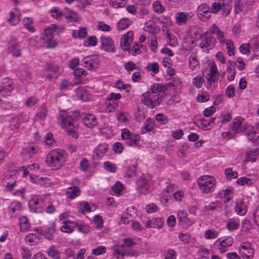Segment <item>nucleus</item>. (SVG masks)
Here are the masks:
<instances>
[{
  "mask_svg": "<svg viewBox=\"0 0 259 259\" xmlns=\"http://www.w3.org/2000/svg\"><path fill=\"white\" fill-rule=\"evenodd\" d=\"M80 190L76 186H72L67 188L66 196L67 198L73 199L80 195Z\"/></svg>",
  "mask_w": 259,
  "mask_h": 259,
  "instance_id": "nucleus-21",
  "label": "nucleus"
},
{
  "mask_svg": "<svg viewBox=\"0 0 259 259\" xmlns=\"http://www.w3.org/2000/svg\"><path fill=\"white\" fill-rule=\"evenodd\" d=\"M127 0H111L110 5L115 8L123 7L126 4Z\"/></svg>",
  "mask_w": 259,
  "mask_h": 259,
  "instance_id": "nucleus-44",
  "label": "nucleus"
},
{
  "mask_svg": "<svg viewBox=\"0 0 259 259\" xmlns=\"http://www.w3.org/2000/svg\"><path fill=\"white\" fill-rule=\"evenodd\" d=\"M234 209L239 215H244L247 212L246 206L241 199H237L235 202Z\"/></svg>",
  "mask_w": 259,
  "mask_h": 259,
  "instance_id": "nucleus-20",
  "label": "nucleus"
},
{
  "mask_svg": "<svg viewBox=\"0 0 259 259\" xmlns=\"http://www.w3.org/2000/svg\"><path fill=\"white\" fill-rule=\"evenodd\" d=\"M32 19L29 17L25 18L23 20V23L25 28L31 32H33L35 31L34 28L32 26Z\"/></svg>",
  "mask_w": 259,
  "mask_h": 259,
  "instance_id": "nucleus-43",
  "label": "nucleus"
},
{
  "mask_svg": "<svg viewBox=\"0 0 259 259\" xmlns=\"http://www.w3.org/2000/svg\"><path fill=\"white\" fill-rule=\"evenodd\" d=\"M176 19L179 24L186 23L188 19V14L185 12H178L176 14Z\"/></svg>",
  "mask_w": 259,
  "mask_h": 259,
  "instance_id": "nucleus-29",
  "label": "nucleus"
},
{
  "mask_svg": "<svg viewBox=\"0 0 259 259\" xmlns=\"http://www.w3.org/2000/svg\"><path fill=\"white\" fill-rule=\"evenodd\" d=\"M229 65L228 66V79L230 81L233 80L235 78V71L233 65V63H231V61H229Z\"/></svg>",
  "mask_w": 259,
  "mask_h": 259,
  "instance_id": "nucleus-39",
  "label": "nucleus"
},
{
  "mask_svg": "<svg viewBox=\"0 0 259 259\" xmlns=\"http://www.w3.org/2000/svg\"><path fill=\"white\" fill-rule=\"evenodd\" d=\"M152 6L154 11L156 14H162L164 12L165 10L164 7L159 1L154 2Z\"/></svg>",
  "mask_w": 259,
  "mask_h": 259,
  "instance_id": "nucleus-35",
  "label": "nucleus"
},
{
  "mask_svg": "<svg viewBox=\"0 0 259 259\" xmlns=\"http://www.w3.org/2000/svg\"><path fill=\"white\" fill-rule=\"evenodd\" d=\"M215 119V118L214 117H211L209 120L201 119L200 120L201 125L203 127H206L207 126H213Z\"/></svg>",
  "mask_w": 259,
  "mask_h": 259,
  "instance_id": "nucleus-52",
  "label": "nucleus"
},
{
  "mask_svg": "<svg viewBox=\"0 0 259 259\" xmlns=\"http://www.w3.org/2000/svg\"><path fill=\"white\" fill-rule=\"evenodd\" d=\"M58 122L61 124L63 128L73 129L74 123L73 119L69 115H67L65 111L61 112L57 117Z\"/></svg>",
  "mask_w": 259,
  "mask_h": 259,
  "instance_id": "nucleus-8",
  "label": "nucleus"
},
{
  "mask_svg": "<svg viewBox=\"0 0 259 259\" xmlns=\"http://www.w3.org/2000/svg\"><path fill=\"white\" fill-rule=\"evenodd\" d=\"M137 168V164H133L132 166L129 167L127 170V171L125 174L124 177L130 178L133 176L136 175Z\"/></svg>",
  "mask_w": 259,
  "mask_h": 259,
  "instance_id": "nucleus-50",
  "label": "nucleus"
},
{
  "mask_svg": "<svg viewBox=\"0 0 259 259\" xmlns=\"http://www.w3.org/2000/svg\"><path fill=\"white\" fill-rule=\"evenodd\" d=\"M239 252L242 255H244L247 259H251L253 256L254 250L250 243L245 242L241 244Z\"/></svg>",
  "mask_w": 259,
  "mask_h": 259,
  "instance_id": "nucleus-14",
  "label": "nucleus"
},
{
  "mask_svg": "<svg viewBox=\"0 0 259 259\" xmlns=\"http://www.w3.org/2000/svg\"><path fill=\"white\" fill-rule=\"evenodd\" d=\"M231 63H233V65L234 66L236 65L237 68L240 70L244 69L245 67V63L241 58H238L236 62L231 61Z\"/></svg>",
  "mask_w": 259,
  "mask_h": 259,
  "instance_id": "nucleus-62",
  "label": "nucleus"
},
{
  "mask_svg": "<svg viewBox=\"0 0 259 259\" xmlns=\"http://www.w3.org/2000/svg\"><path fill=\"white\" fill-rule=\"evenodd\" d=\"M121 137L125 141V144L131 147L138 145L141 139L139 135L132 133L127 128L122 130Z\"/></svg>",
  "mask_w": 259,
  "mask_h": 259,
  "instance_id": "nucleus-4",
  "label": "nucleus"
},
{
  "mask_svg": "<svg viewBox=\"0 0 259 259\" xmlns=\"http://www.w3.org/2000/svg\"><path fill=\"white\" fill-rule=\"evenodd\" d=\"M109 146L107 144H100L96 147L94 150L95 156L99 158H102L108 150Z\"/></svg>",
  "mask_w": 259,
  "mask_h": 259,
  "instance_id": "nucleus-22",
  "label": "nucleus"
},
{
  "mask_svg": "<svg viewBox=\"0 0 259 259\" xmlns=\"http://www.w3.org/2000/svg\"><path fill=\"white\" fill-rule=\"evenodd\" d=\"M80 118L84 124L89 128H92L97 124V118L93 114L82 113Z\"/></svg>",
  "mask_w": 259,
  "mask_h": 259,
  "instance_id": "nucleus-16",
  "label": "nucleus"
},
{
  "mask_svg": "<svg viewBox=\"0 0 259 259\" xmlns=\"http://www.w3.org/2000/svg\"><path fill=\"white\" fill-rule=\"evenodd\" d=\"M207 85L209 87H214L215 81L217 79V75L207 73L206 76Z\"/></svg>",
  "mask_w": 259,
  "mask_h": 259,
  "instance_id": "nucleus-47",
  "label": "nucleus"
},
{
  "mask_svg": "<svg viewBox=\"0 0 259 259\" xmlns=\"http://www.w3.org/2000/svg\"><path fill=\"white\" fill-rule=\"evenodd\" d=\"M198 184L200 190L204 193L212 192L216 185L215 179L209 176H203L198 180Z\"/></svg>",
  "mask_w": 259,
  "mask_h": 259,
  "instance_id": "nucleus-2",
  "label": "nucleus"
},
{
  "mask_svg": "<svg viewBox=\"0 0 259 259\" xmlns=\"http://www.w3.org/2000/svg\"><path fill=\"white\" fill-rule=\"evenodd\" d=\"M71 224L74 225L75 227H76L77 230L80 232L86 234L90 231L89 226L83 224L80 221L73 222Z\"/></svg>",
  "mask_w": 259,
  "mask_h": 259,
  "instance_id": "nucleus-27",
  "label": "nucleus"
},
{
  "mask_svg": "<svg viewBox=\"0 0 259 259\" xmlns=\"http://www.w3.org/2000/svg\"><path fill=\"white\" fill-rule=\"evenodd\" d=\"M244 121V119L241 117H238L235 118L233 122V126L232 127V131L234 133H238L239 131L240 126L241 125V123Z\"/></svg>",
  "mask_w": 259,
  "mask_h": 259,
  "instance_id": "nucleus-26",
  "label": "nucleus"
},
{
  "mask_svg": "<svg viewBox=\"0 0 259 259\" xmlns=\"http://www.w3.org/2000/svg\"><path fill=\"white\" fill-rule=\"evenodd\" d=\"M136 215V210L134 207H128L124 211L121 217V221L124 224H127L129 222L133 220Z\"/></svg>",
  "mask_w": 259,
  "mask_h": 259,
  "instance_id": "nucleus-17",
  "label": "nucleus"
},
{
  "mask_svg": "<svg viewBox=\"0 0 259 259\" xmlns=\"http://www.w3.org/2000/svg\"><path fill=\"white\" fill-rule=\"evenodd\" d=\"M216 111L215 107L211 106L207 108H206L203 111V115L205 117H209L211 116Z\"/></svg>",
  "mask_w": 259,
  "mask_h": 259,
  "instance_id": "nucleus-64",
  "label": "nucleus"
},
{
  "mask_svg": "<svg viewBox=\"0 0 259 259\" xmlns=\"http://www.w3.org/2000/svg\"><path fill=\"white\" fill-rule=\"evenodd\" d=\"M136 244V243L132 238H127L123 239V244L120 245L123 246L125 249H130V248H131Z\"/></svg>",
  "mask_w": 259,
  "mask_h": 259,
  "instance_id": "nucleus-48",
  "label": "nucleus"
},
{
  "mask_svg": "<svg viewBox=\"0 0 259 259\" xmlns=\"http://www.w3.org/2000/svg\"><path fill=\"white\" fill-rule=\"evenodd\" d=\"M50 13L51 14L52 16L56 19H60L63 16L62 11L58 7H53L51 9Z\"/></svg>",
  "mask_w": 259,
  "mask_h": 259,
  "instance_id": "nucleus-41",
  "label": "nucleus"
},
{
  "mask_svg": "<svg viewBox=\"0 0 259 259\" xmlns=\"http://www.w3.org/2000/svg\"><path fill=\"white\" fill-rule=\"evenodd\" d=\"M113 255L117 259H123L125 255L136 256L138 252L131 249H125L123 246L117 245L114 249Z\"/></svg>",
  "mask_w": 259,
  "mask_h": 259,
  "instance_id": "nucleus-6",
  "label": "nucleus"
},
{
  "mask_svg": "<svg viewBox=\"0 0 259 259\" xmlns=\"http://www.w3.org/2000/svg\"><path fill=\"white\" fill-rule=\"evenodd\" d=\"M162 101L161 96L159 94H154L151 92H146L141 97L142 102L146 106L154 109L159 105Z\"/></svg>",
  "mask_w": 259,
  "mask_h": 259,
  "instance_id": "nucleus-3",
  "label": "nucleus"
},
{
  "mask_svg": "<svg viewBox=\"0 0 259 259\" xmlns=\"http://www.w3.org/2000/svg\"><path fill=\"white\" fill-rule=\"evenodd\" d=\"M144 29L145 31L151 33H156L159 30V29L156 27V25L154 23H146Z\"/></svg>",
  "mask_w": 259,
  "mask_h": 259,
  "instance_id": "nucleus-38",
  "label": "nucleus"
},
{
  "mask_svg": "<svg viewBox=\"0 0 259 259\" xmlns=\"http://www.w3.org/2000/svg\"><path fill=\"white\" fill-rule=\"evenodd\" d=\"M204 82V79L200 75L197 76L193 79V84L197 88H200Z\"/></svg>",
  "mask_w": 259,
  "mask_h": 259,
  "instance_id": "nucleus-55",
  "label": "nucleus"
},
{
  "mask_svg": "<svg viewBox=\"0 0 259 259\" xmlns=\"http://www.w3.org/2000/svg\"><path fill=\"white\" fill-rule=\"evenodd\" d=\"M84 67L91 71H95L99 67L100 60L98 58L92 56H87L82 60Z\"/></svg>",
  "mask_w": 259,
  "mask_h": 259,
  "instance_id": "nucleus-9",
  "label": "nucleus"
},
{
  "mask_svg": "<svg viewBox=\"0 0 259 259\" xmlns=\"http://www.w3.org/2000/svg\"><path fill=\"white\" fill-rule=\"evenodd\" d=\"M19 225L21 231L25 232L29 228L28 220L25 217H22L19 219Z\"/></svg>",
  "mask_w": 259,
  "mask_h": 259,
  "instance_id": "nucleus-33",
  "label": "nucleus"
},
{
  "mask_svg": "<svg viewBox=\"0 0 259 259\" xmlns=\"http://www.w3.org/2000/svg\"><path fill=\"white\" fill-rule=\"evenodd\" d=\"M154 121L149 118L146 120L145 122V126L142 129V132L145 133L147 132H150L153 130Z\"/></svg>",
  "mask_w": 259,
  "mask_h": 259,
  "instance_id": "nucleus-40",
  "label": "nucleus"
},
{
  "mask_svg": "<svg viewBox=\"0 0 259 259\" xmlns=\"http://www.w3.org/2000/svg\"><path fill=\"white\" fill-rule=\"evenodd\" d=\"M8 50L9 53L13 57H19L22 55L20 45L18 42L17 39L15 37L12 36L9 39Z\"/></svg>",
  "mask_w": 259,
  "mask_h": 259,
  "instance_id": "nucleus-7",
  "label": "nucleus"
},
{
  "mask_svg": "<svg viewBox=\"0 0 259 259\" xmlns=\"http://www.w3.org/2000/svg\"><path fill=\"white\" fill-rule=\"evenodd\" d=\"M72 222L70 221H64L63 225L61 227L60 230L64 232L65 233H71L74 230V228L75 226L74 225H72Z\"/></svg>",
  "mask_w": 259,
  "mask_h": 259,
  "instance_id": "nucleus-31",
  "label": "nucleus"
},
{
  "mask_svg": "<svg viewBox=\"0 0 259 259\" xmlns=\"http://www.w3.org/2000/svg\"><path fill=\"white\" fill-rule=\"evenodd\" d=\"M218 233L215 231H211L210 230H207L205 231L204 234V237L206 239H214L218 237Z\"/></svg>",
  "mask_w": 259,
  "mask_h": 259,
  "instance_id": "nucleus-59",
  "label": "nucleus"
},
{
  "mask_svg": "<svg viewBox=\"0 0 259 259\" xmlns=\"http://www.w3.org/2000/svg\"><path fill=\"white\" fill-rule=\"evenodd\" d=\"M123 185H122L120 182H117L112 187V191L115 194L120 195L123 190Z\"/></svg>",
  "mask_w": 259,
  "mask_h": 259,
  "instance_id": "nucleus-51",
  "label": "nucleus"
},
{
  "mask_svg": "<svg viewBox=\"0 0 259 259\" xmlns=\"http://www.w3.org/2000/svg\"><path fill=\"white\" fill-rule=\"evenodd\" d=\"M48 115V110L45 106H42L38 109L35 117L41 120H44Z\"/></svg>",
  "mask_w": 259,
  "mask_h": 259,
  "instance_id": "nucleus-37",
  "label": "nucleus"
},
{
  "mask_svg": "<svg viewBox=\"0 0 259 259\" xmlns=\"http://www.w3.org/2000/svg\"><path fill=\"white\" fill-rule=\"evenodd\" d=\"M215 42L216 40L214 37L205 33L201 37V42L200 43L199 46L202 49L209 50L213 48Z\"/></svg>",
  "mask_w": 259,
  "mask_h": 259,
  "instance_id": "nucleus-12",
  "label": "nucleus"
},
{
  "mask_svg": "<svg viewBox=\"0 0 259 259\" xmlns=\"http://www.w3.org/2000/svg\"><path fill=\"white\" fill-rule=\"evenodd\" d=\"M44 202V200L41 196L34 195L29 200V206L34 212H38L37 209L43 206Z\"/></svg>",
  "mask_w": 259,
  "mask_h": 259,
  "instance_id": "nucleus-15",
  "label": "nucleus"
},
{
  "mask_svg": "<svg viewBox=\"0 0 259 259\" xmlns=\"http://www.w3.org/2000/svg\"><path fill=\"white\" fill-rule=\"evenodd\" d=\"M67 159V154L65 150L54 149L47 155L46 161L50 167L59 168L66 161Z\"/></svg>",
  "mask_w": 259,
  "mask_h": 259,
  "instance_id": "nucleus-1",
  "label": "nucleus"
},
{
  "mask_svg": "<svg viewBox=\"0 0 259 259\" xmlns=\"http://www.w3.org/2000/svg\"><path fill=\"white\" fill-rule=\"evenodd\" d=\"M112 149L115 153L120 154L123 150V147L121 143L116 142L112 147Z\"/></svg>",
  "mask_w": 259,
  "mask_h": 259,
  "instance_id": "nucleus-61",
  "label": "nucleus"
},
{
  "mask_svg": "<svg viewBox=\"0 0 259 259\" xmlns=\"http://www.w3.org/2000/svg\"><path fill=\"white\" fill-rule=\"evenodd\" d=\"M14 89V83L9 78H4L2 82V85H0V94L7 97L10 95Z\"/></svg>",
  "mask_w": 259,
  "mask_h": 259,
  "instance_id": "nucleus-10",
  "label": "nucleus"
},
{
  "mask_svg": "<svg viewBox=\"0 0 259 259\" xmlns=\"http://www.w3.org/2000/svg\"><path fill=\"white\" fill-rule=\"evenodd\" d=\"M38 100V99L35 97H29L25 100V105L29 108L32 107L36 104Z\"/></svg>",
  "mask_w": 259,
  "mask_h": 259,
  "instance_id": "nucleus-49",
  "label": "nucleus"
},
{
  "mask_svg": "<svg viewBox=\"0 0 259 259\" xmlns=\"http://www.w3.org/2000/svg\"><path fill=\"white\" fill-rule=\"evenodd\" d=\"M233 242V237L227 236L218 239L214 243V245L221 253H224L228 251V248L232 245Z\"/></svg>",
  "mask_w": 259,
  "mask_h": 259,
  "instance_id": "nucleus-5",
  "label": "nucleus"
},
{
  "mask_svg": "<svg viewBox=\"0 0 259 259\" xmlns=\"http://www.w3.org/2000/svg\"><path fill=\"white\" fill-rule=\"evenodd\" d=\"M232 7L230 5H229L228 3L226 4L225 3H223L221 5V10L222 11V14L224 16H228L231 10Z\"/></svg>",
  "mask_w": 259,
  "mask_h": 259,
  "instance_id": "nucleus-46",
  "label": "nucleus"
},
{
  "mask_svg": "<svg viewBox=\"0 0 259 259\" xmlns=\"http://www.w3.org/2000/svg\"><path fill=\"white\" fill-rule=\"evenodd\" d=\"M209 7L206 4H202L199 6L197 9V15L199 18L201 19L203 14L210 13Z\"/></svg>",
  "mask_w": 259,
  "mask_h": 259,
  "instance_id": "nucleus-32",
  "label": "nucleus"
},
{
  "mask_svg": "<svg viewBox=\"0 0 259 259\" xmlns=\"http://www.w3.org/2000/svg\"><path fill=\"white\" fill-rule=\"evenodd\" d=\"M133 35L134 32L132 31L122 35L120 40V46L123 51H128L131 53L130 44L133 41Z\"/></svg>",
  "mask_w": 259,
  "mask_h": 259,
  "instance_id": "nucleus-13",
  "label": "nucleus"
},
{
  "mask_svg": "<svg viewBox=\"0 0 259 259\" xmlns=\"http://www.w3.org/2000/svg\"><path fill=\"white\" fill-rule=\"evenodd\" d=\"M225 175L228 180L235 179L238 177V174L236 171H233L231 168H228L225 170Z\"/></svg>",
  "mask_w": 259,
  "mask_h": 259,
  "instance_id": "nucleus-57",
  "label": "nucleus"
},
{
  "mask_svg": "<svg viewBox=\"0 0 259 259\" xmlns=\"http://www.w3.org/2000/svg\"><path fill=\"white\" fill-rule=\"evenodd\" d=\"M44 40L48 44V47L50 48H53L56 47V43L54 39V36L52 32V30L48 28L45 30Z\"/></svg>",
  "mask_w": 259,
  "mask_h": 259,
  "instance_id": "nucleus-18",
  "label": "nucleus"
},
{
  "mask_svg": "<svg viewBox=\"0 0 259 259\" xmlns=\"http://www.w3.org/2000/svg\"><path fill=\"white\" fill-rule=\"evenodd\" d=\"M251 228L252 226L250 221L248 220H244L241 225V231L247 233Z\"/></svg>",
  "mask_w": 259,
  "mask_h": 259,
  "instance_id": "nucleus-53",
  "label": "nucleus"
},
{
  "mask_svg": "<svg viewBox=\"0 0 259 259\" xmlns=\"http://www.w3.org/2000/svg\"><path fill=\"white\" fill-rule=\"evenodd\" d=\"M101 49L109 53L115 52V47L113 40L110 36H102L100 38Z\"/></svg>",
  "mask_w": 259,
  "mask_h": 259,
  "instance_id": "nucleus-11",
  "label": "nucleus"
},
{
  "mask_svg": "<svg viewBox=\"0 0 259 259\" xmlns=\"http://www.w3.org/2000/svg\"><path fill=\"white\" fill-rule=\"evenodd\" d=\"M14 11H11L10 12V18L9 19V22L12 25H16L18 23L20 20L18 16L15 14V12H18L19 10L17 8L14 9Z\"/></svg>",
  "mask_w": 259,
  "mask_h": 259,
  "instance_id": "nucleus-36",
  "label": "nucleus"
},
{
  "mask_svg": "<svg viewBox=\"0 0 259 259\" xmlns=\"http://www.w3.org/2000/svg\"><path fill=\"white\" fill-rule=\"evenodd\" d=\"M247 138L250 141L254 142L258 140V136L256 135L253 128L252 131H247Z\"/></svg>",
  "mask_w": 259,
  "mask_h": 259,
  "instance_id": "nucleus-63",
  "label": "nucleus"
},
{
  "mask_svg": "<svg viewBox=\"0 0 259 259\" xmlns=\"http://www.w3.org/2000/svg\"><path fill=\"white\" fill-rule=\"evenodd\" d=\"M104 167L105 170L111 172H114L116 170L115 164L111 163L109 161H106L104 162Z\"/></svg>",
  "mask_w": 259,
  "mask_h": 259,
  "instance_id": "nucleus-58",
  "label": "nucleus"
},
{
  "mask_svg": "<svg viewBox=\"0 0 259 259\" xmlns=\"http://www.w3.org/2000/svg\"><path fill=\"white\" fill-rule=\"evenodd\" d=\"M115 85L117 89L124 90L126 92H129L131 89V86L130 84H124V83L120 80L116 81Z\"/></svg>",
  "mask_w": 259,
  "mask_h": 259,
  "instance_id": "nucleus-45",
  "label": "nucleus"
},
{
  "mask_svg": "<svg viewBox=\"0 0 259 259\" xmlns=\"http://www.w3.org/2000/svg\"><path fill=\"white\" fill-rule=\"evenodd\" d=\"M189 66L191 69L194 70L199 66V61L197 59V55L195 53H192L189 58Z\"/></svg>",
  "mask_w": 259,
  "mask_h": 259,
  "instance_id": "nucleus-24",
  "label": "nucleus"
},
{
  "mask_svg": "<svg viewBox=\"0 0 259 259\" xmlns=\"http://www.w3.org/2000/svg\"><path fill=\"white\" fill-rule=\"evenodd\" d=\"M48 255L53 259H60L61 253L57 247L53 245H51L47 251Z\"/></svg>",
  "mask_w": 259,
  "mask_h": 259,
  "instance_id": "nucleus-23",
  "label": "nucleus"
},
{
  "mask_svg": "<svg viewBox=\"0 0 259 259\" xmlns=\"http://www.w3.org/2000/svg\"><path fill=\"white\" fill-rule=\"evenodd\" d=\"M239 128V131H238V133H242L245 131H252L253 130V126L251 125L244 122L241 123V125Z\"/></svg>",
  "mask_w": 259,
  "mask_h": 259,
  "instance_id": "nucleus-60",
  "label": "nucleus"
},
{
  "mask_svg": "<svg viewBox=\"0 0 259 259\" xmlns=\"http://www.w3.org/2000/svg\"><path fill=\"white\" fill-rule=\"evenodd\" d=\"M78 209V211L81 213H83L84 211L90 212L91 211V208L89 203L83 201L79 203Z\"/></svg>",
  "mask_w": 259,
  "mask_h": 259,
  "instance_id": "nucleus-42",
  "label": "nucleus"
},
{
  "mask_svg": "<svg viewBox=\"0 0 259 259\" xmlns=\"http://www.w3.org/2000/svg\"><path fill=\"white\" fill-rule=\"evenodd\" d=\"M65 17L66 19L73 22H76L78 20L77 15L72 11H68L67 13H65Z\"/></svg>",
  "mask_w": 259,
  "mask_h": 259,
  "instance_id": "nucleus-54",
  "label": "nucleus"
},
{
  "mask_svg": "<svg viewBox=\"0 0 259 259\" xmlns=\"http://www.w3.org/2000/svg\"><path fill=\"white\" fill-rule=\"evenodd\" d=\"M137 190L140 194H146L148 192L149 186L148 184V180L141 178L137 183Z\"/></svg>",
  "mask_w": 259,
  "mask_h": 259,
  "instance_id": "nucleus-19",
  "label": "nucleus"
},
{
  "mask_svg": "<svg viewBox=\"0 0 259 259\" xmlns=\"http://www.w3.org/2000/svg\"><path fill=\"white\" fill-rule=\"evenodd\" d=\"M155 118L161 124H165L168 121L167 117L163 114L159 113L156 115Z\"/></svg>",
  "mask_w": 259,
  "mask_h": 259,
  "instance_id": "nucleus-56",
  "label": "nucleus"
},
{
  "mask_svg": "<svg viewBox=\"0 0 259 259\" xmlns=\"http://www.w3.org/2000/svg\"><path fill=\"white\" fill-rule=\"evenodd\" d=\"M151 93L154 94H159L158 93L164 92L167 90V88L164 85H161L159 83H154L151 87Z\"/></svg>",
  "mask_w": 259,
  "mask_h": 259,
  "instance_id": "nucleus-30",
  "label": "nucleus"
},
{
  "mask_svg": "<svg viewBox=\"0 0 259 259\" xmlns=\"http://www.w3.org/2000/svg\"><path fill=\"white\" fill-rule=\"evenodd\" d=\"M56 230L55 225L53 224L50 227L45 228L43 233L46 236L47 238L49 240H52L53 235L56 233Z\"/></svg>",
  "mask_w": 259,
  "mask_h": 259,
  "instance_id": "nucleus-34",
  "label": "nucleus"
},
{
  "mask_svg": "<svg viewBox=\"0 0 259 259\" xmlns=\"http://www.w3.org/2000/svg\"><path fill=\"white\" fill-rule=\"evenodd\" d=\"M131 24V21L128 18H123L118 22L117 29L119 31L124 30L128 27Z\"/></svg>",
  "mask_w": 259,
  "mask_h": 259,
  "instance_id": "nucleus-25",
  "label": "nucleus"
},
{
  "mask_svg": "<svg viewBox=\"0 0 259 259\" xmlns=\"http://www.w3.org/2000/svg\"><path fill=\"white\" fill-rule=\"evenodd\" d=\"M239 227V222L238 220L230 219L226 225V228L230 231L236 230Z\"/></svg>",
  "mask_w": 259,
  "mask_h": 259,
  "instance_id": "nucleus-28",
  "label": "nucleus"
}]
</instances>
